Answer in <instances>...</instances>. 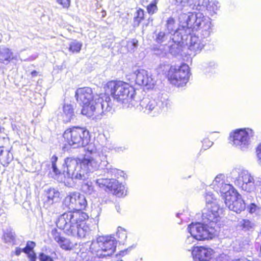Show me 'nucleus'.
<instances>
[{
	"label": "nucleus",
	"instance_id": "47",
	"mask_svg": "<svg viewBox=\"0 0 261 261\" xmlns=\"http://www.w3.org/2000/svg\"><path fill=\"white\" fill-rule=\"evenodd\" d=\"M241 225L245 228L249 229L251 227V222L248 220H242L241 221Z\"/></svg>",
	"mask_w": 261,
	"mask_h": 261
},
{
	"label": "nucleus",
	"instance_id": "18",
	"mask_svg": "<svg viewBox=\"0 0 261 261\" xmlns=\"http://www.w3.org/2000/svg\"><path fill=\"white\" fill-rule=\"evenodd\" d=\"M180 23H182V26L183 28H191L193 26L194 27H200L202 23L205 22L202 21L201 22L200 19H197L196 15L193 14H182L179 17Z\"/></svg>",
	"mask_w": 261,
	"mask_h": 261
},
{
	"label": "nucleus",
	"instance_id": "15",
	"mask_svg": "<svg viewBox=\"0 0 261 261\" xmlns=\"http://www.w3.org/2000/svg\"><path fill=\"white\" fill-rule=\"evenodd\" d=\"M232 194L224 199L226 205L228 208L237 213H240L245 209L246 205L241 198V196L237 190Z\"/></svg>",
	"mask_w": 261,
	"mask_h": 261
},
{
	"label": "nucleus",
	"instance_id": "4",
	"mask_svg": "<svg viewBox=\"0 0 261 261\" xmlns=\"http://www.w3.org/2000/svg\"><path fill=\"white\" fill-rule=\"evenodd\" d=\"M109 95L110 93L114 100L123 105L124 107H135L137 101L134 99L135 91L128 84L117 81L108 82L104 87Z\"/></svg>",
	"mask_w": 261,
	"mask_h": 261
},
{
	"label": "nucleus",
	"instance_id": "58",
	"mask_svg": "<svg viewBox=\"0 0 261 261\" xmlns=\"http://www.w3.org/2000/svg\"><path fill=\"white\" fill-rule=\"evenodd\" d=\"M117 261H122V260H117Z\"/></svg>",
	"mask_w": 261,
	"mask_h": 261
},
{
	"label": "nucleus",
	"instance_id": "27",
	"mask_svg": "<svg viewBox=\"0 0 261 261\" xmlns=\"http://www.w3.org/2000/svg\"><path fill=\"white\" fill-rule=\"evenodd\" d=\"M74 116L73 109L70 105H65L63 107V119L65 122L71 121Z\"/></svg>",
	"mask_w": 261,
	"mask_h": 261
},
{
	"label": "nucleus",
	"instance_id": "8",
	"mask_svg": "<svg viewBox=\"0 0 261 261\" xmlns=\"http://www.w3.org/2000/svg\"><path fill=\"white\" fill-rule=\"evenodd\" d=\"M65 142L73 148L84 147L89 141V132L85 128L73 127L63 134Z\"/></svg>",
	"mask_w": 261,
	"mask_h": 261
},
{
	"label": "nucleus",
	"instance_id": "43",
	"mask_svg": "<svg viewBox=\"0 0 261 261\" xmlns=\"http://www.w3.org/2000/svg\"><path fill=\"white\" fill-rule=\"evenodd\" d=\"M82 188L83 190L88 194H91L94 192L93 187L91 184H89L88 183L85 184L83 186Z\"/></svg>",
	"mask_w": 261,
	"mask_h": 261
},
{
	"label": "nucleus",
	"instance_id": "31",
	"mask_svg": "<svg viewBox=\"0 0 261 261\" xmlns=\"http://www.w3.org/2000/svg\"><path fill=\"white\" fill-rule=\"evenodd\" d=\"M106 178H99L96 180V184L100 188H106V190H110L112 184V179Z\"/></svg>",
	"mask_w": 261,
	"mask_h": 261
},
{
	"label": "nucleus",
	"instance_id": "41",
	"mask_svg": "<svg viewBox=\"0 0 261 261\" xmlns=\"http://www.w3.org/2000/svg\"><path fill=\"white\" fill-rule=\"evenodd\" d=\"M35 246V243L33 241H29L27 243L25 247L22 249V251L25 253L32 252L33 248Z\"/></svg>",
	"mask_w": 261,
	"mask_h": 261
},
{
	"label": "nucleus",
	"instance_id": "3",
	"mask_svg": "<svg viewBox=\"0 0 261 261\" xmlns=\"http://www.w3.org/2000/svg\"><path fill=\"white\" fill-rule=\"evenodd\" d=\"M88 218V216L85 213L69 211L58 217L56 225L68 235L84 238L91 231L89 226L85 222Z\"/></svg>",
	"mask_w": 261,
	"mask_h": 261
},
{
	"label": "nucleus",
	"instance_id": "14",
	"mask_svg": "<svg viewBox=\"0 0 261 261\" xmlns=\"http://www.w3.org/2000/svg\"><path fill=\"white\" fill-rule=\"evenodd\" d=\"M132 79L134 80L136 84L144 86L147 89L153 88L156 84V80L152 75L144 69H137L134 71Z\"/></svg>",
	"mask_w": 261,
	"mask_h": 261
},
{
	"label": "nucleus",
	"instance_id": "26",
	"mask_svg": "<svg viewBox=\"0 0 261 261\" xmlns=\"http://www.w3.org/2000/svg\"><path fill=\"white\" fill-rule=\"evenodd\" d=\"M158 106L160 108V112L163 109H168L171 106V102L167 94H162L158 99Z\"/></svg>",
	"mask_w": 261,
	"mask_h": 261
},
{
	"label": "nucleus",
	"instance_id": "53",
	"mask_svg": "<svg viewBox=\"0 0 261 261\" xmlns=\"http://www.w3.org/2000/svg\"><path fill=\"white\" fill-rule=\"evenodd\" d=\"M38 73L35 70L31 72L32 77H35L38 75Z\"/></svg>",
	"mask_w": 261,
	"mask_h": 261
},
{
	"label": "nucleus",
	"instance_id": "51",
	"mask_svg": "<svg viewBox=\"0 0 261 261\" xmlns=\"http://www.w3.org/2000/svg\"><path fill=\"white\" fill-rule=\"evenodd\" d=\"M257 208V206L254 204H251L250 205V207L249 208V212L250 213H253L255 212L256 211V209Z\"/></svg>",
	"mask_w": 261,
	"mask_h": 261
},
{
	"label": "nucleus",
	"instance_id": "20",
	"mask_svg": "<svg viewBox=\"0 0 261 261\" xmlns=\"http://www.w3.org/2000/svg\"><path fill=\"white\" fill-rule=\"evenodd\" d=\"M142 110L146 113L149 114L153 112V114L160 113L157 101L148 98H143L140 103Z\"/></svg>",
	"mask_w": 261,
	"mask_h": 261
},
{
	"label": "nucleus",
	"instance_id": "13",
	"mask_svg": "<svg viewBox=\"0 0 261 261\" xmlns=\"http://www.w3.org/2000/svg\"><path fill=\"white\" fill-rule=\"evenodd\" d=\"M225 178L224 174H219L216 176L210 186L214 191L220 193L223 199L230 194L234 195V192L236 190L232 185L225 182Z\"/></svg>",
	"mask_w": 261,
	"mask_h": 261
},
{
	"label": "nucleus",
	"instance_id": "19",
	"mask_svg": "<svg viewBox=\"0 0 261 261\" xmlns=\"http://www.w3.org/2000/svg\"><path fill=\"white\" fill-rule=\"evenodd\" d=\"M60 199V193L59 191L55 188H49L45 191L44 206L47 208L53 204L59 202Z\"/></svg>",
	"mask_w": 261,
	"mask_h": 261
},
{
	"label": "nucleus",
	"instance_id": "22",
	"mask_svg": "<svg viewBox=\"0 0 261 261\" xmlns=\"http://www.w3.org/2000/svg\"><path fill=\"white\" fill-rule=\"evenodd\" d=\"M183 8L188 10V8L200 10L204 5L205 0H175Z\"/></svg>",
	"mask_w": 261,
	"mask_h": 261
},
{
	"label": "nucleus",
	"instance_id": "42",
	"mask_svg": "<svg viewBox=\"0 0 261 261\" xmlns=\"http://www.w3.org/2000/svg\"><path fill=\"white\" fill-rule=\"evenodd\" d=\"M167 38V36L163 32H160L156 35V41L159 43H162Z\"/></svg>",
	"mask_w": 261,
	"mask_h": 261
},
{
	"label": "nucleus",
	"instance_id": "29",
	"mask_svg": "<svg viewBox=\"0 0 261 261\" xmlns=\"http://www.w3.org/2000/svg\"><path fill=\"white\" fill-rule=\"evenodd\" d=\"M123 174V171L113 168L111 166L107 167L105 171V176L109 178L112 177L113 176L118 177L119 176H122Z\"/></svg>",
	"mask_w": 261,
	"mask_h": 261
},
{
	"label": "nucleus",
	"instance_id": "32",
	"mask_svg": "<svg viewBox=\"0 0 261 261\" xmlns=\"http://www.w3.org/2000/svg\"><path fill=\"white\" fill-rule=\"evenodd\" d=\"M0 160L5 164H8L13 160L12 154L8 150L4 151L0 147Z\"/></svg>",
	"mask_w": 261,
	"mask_h": 261
},
{
	"label": "nucleus",
	"instance_id": "24",
	"mask_svg": "<svg viewBox=\"0 0 261 261\" xmlns=\"http://www.w3.org/2000/svg\"><path fill=\"white\" fill-rule=\"evenodd\" d=\"M110 190L113 194L118 197H123L126 195L127 188L116 179L112 180V184Z\"/></svg>",
	"mask_w": 261,
	"mask_h": 261
},
{
	"label": "nucleus",
	"instance_id": "9",
	"mask_svg": "<svg viewBox=\"0 0 261 261\" xmlns=\"http://www.w3.org/2000/svg\"><path fill=\"white\" fill-rule=\"evenodd\" d=\"M254 136V131L249 127L236 129L230 132L229 140L230 144L234 147L246 150L251 144Z\"/></svg>",
	"mask_w": 261,
	"mask_h": 261
},
{
	"label": "nucleus",
	"instance_id": "10",
	"mask_svg": "<svg viewBox=\"0 0 261 261\" xmlns=\"http://www.w3.org/2000/svg\"><path fill=\"white\" fill-rule=\"evenodd\" d=\"M188 231L196 240L202 241L212 239L215 235L216 229L203 222H196L190 224Z\"/></svg>",
	"mask_w": 261,
	"mask_h": 261
},
{
	"label": "nucleus",
	"instance_id": "21",
	"mask_svg": "<svg viewBox=\"0 0 261 261\" xmlns=\"http://www.w3.org/2000/svg\"><path fill=\"white\" fill-rule=\"evenodd\" d=\"M51 235L55 241L58 243L60 247L63 249L69 250L73 248V244L68 239L62 237L56 229L52 230Z\"/></svg>",
	"mask_w": 261,
	"mask_h": 261
},
{
	"label": "nucleus",
	"instance_id": "12",
	"mask_svg": "<svg viewBox=\"0 0 261 261\" xmlns=\"http://www.w3.org/2000/svg\"><path fill=\"white\" fill-rule=\"evenodd\" d=\"M63 206L71 212H81L85 210L87 202L84 195L78 192H70L63 201Z\"/></svg>",
	"mask_w": 261,
	"mask_h": 261
},
{
	"label": "nucleus",
	"instance_id": "1",
	"mask_svg": "<svg viewBox=\"0 0 261 261\" xmlns=\"http://www.w3.org/2000/svg\"><path fill=\"white\" fill-rule=\"evenodd\" d=\"M85 146H87L86 150L92 156L86 154L82 160L69 157L64 160V166L66 168L64 171L72 180H85L88 173L97 169L100 164L107 165V155L103 153L102 150L99 152L100 148L94 142H88Z\"/></svg>",
	"mask_w": 261,
	"mask_h": 261
},
{
	"label": "nucleus",
	"instance_id": "36",
	"mask_svg": "<svg viewBox=\"0 0 261 261\" xmlns=\"http://www.w3.org/2000/svg\"><path fill=\"white\" fill-rule=\"evenodd\" d=\"M117 236L119 239V242L124 243L127 238L126 230L121 227H118L117 228Z\"/></svg>",
	"mask_w": 261,
	"mask_h": 261
},
{
	"label": "nucleus",
	"instance_id": "55",
	"mask_svg": "<svg viewBox=\"0 0 261 261\" xmlns=\"http://www.w3.org/2000/svg\"><path fill=\"white\" fill-rule=\"evenodd\" d=\"M232 261H250V260H248L247 258H240V259H234V260H233Z\"/></svg>",
	"mask_w": 261,
	"mask_h": 261
},
{
	"label": "nucleus",
	"instance_id": "7",
	"mask_svg": "<svg viewBox=\"0 0 261 261\" xmlns=\"http://www.w3.org/2000/svg\"><path fill=\"white\" fill-rule=\"evenodd\" d=\"M160 69L165 73L168 71V80L171 84L176 86H184L189 80L190 68L186 64L172 66H170L168 64H163L160 66Z\"/></svg>",
	"mask_w": 261,
	"mask_h": 261
},
{
	"label": "nucleus",
	"instance_id": "35",
	"mask_svg": "<svg viewBox=\"0 0 261 261\" xmlns=\"http://www.w3.org/2000/svg\"><path fill=\"white\" fill-rule=\"evenodd\" d=\"M205 198L206 201V206L207 207V205H209L210 206H213L214 204L216 205H218L216 199L214 196L213 193L211 192H208L205 193Z\"/></svg>",
	"mask_w": 261,
	"mask_h": 261
},
{
	"label": "nucleus",
	"instance_id": "11",
	"mask_svg": "<svg viewBox=\"0 0 261 261\" xmlns=\"http://www.w3.org/2000/svg\"><path fill=\"white\" fill-rule=\"evenodd\" d=\"M221 213L222 210L220 208L219 205L214 204L212 207L208 205L202 211V222L210 226H213L214 228H219L221 225Z\"/></svg>",
	"mask_w": 261,
	"mask_h": 261
},
{
	"label": "nucleus",
	"instance_id": "56",
	"mask_svg": "<svg viewBox=\"0 0 261 261\" xmlns=\"http://www.w3.org/2000/svg\"><path fill=\"white\" fill-rule=\"evenodd\" d=\"M116 210H117V212H119V210H120V207H119V206H117V205H116Z\"/></svg>",
	"mask_w": 261,
	"mask_h": 261
},
{
	"label": "nucleus",
	"instance_id": "45",
	"mask_svg": "<svg viewBox=\"0 0 261 261\" xmlns=\"http://www.w3.org/2000/svg\"><path fill=\"white\" fill-rule=\"evenodd\" d=\"M202 143H203L202 146L204 149H206L208 148L209 147L212 146L213 144V143L212 141H211L210 140H208V139H204L203 140Z\"/></svg>",
	"mask_w": 261,
	"mask_h": 261
},
{
	"label": "nucleus",
	"instance_id": "34",
	"mask_svg": "<svg viewBox=\"0 0 261 261\" xmlns=\"http://www.w3.org/2000/svg\"><path fill=\"white\" fill-rule=\"evenodd\" d=\"M166 26L170 33L174 32L173 35L174 36L176 35L177 36L178 35L179 32L176 31V29L175 27V21L173 18L170 17L167 20Z\"/></svg>",
	"mask_w": 261,
	"mask_h": 261
},
{
	"label": "nucleus",
	"instance_id": "39",
	"mask_svg": "<svg viewBox=\"0 0 261 261\" xmlns=\"http://www.w3.org/2000/svg\"><path fill=\"white\" fill-rule=\"evenodd\" d=\"M159 0H153V1L147 6V10L148 13L152 15L155 13L158 10L156 4Z\"/></svg>",
	"mask_w": 261,
	"mask_h": 261
},
{
	"label": "nucleus",
	"instance_id": "49",
	"mask_svg": "<svg viewBox=\"0 0 261 261\" xmlns=\"http://www.w3.org/2000/svg\"><path fill=\"white\" fill-rule=\"evenodd\" d=\"M30 260V261H36V256L34 251L30 252L27 253Z\"/></svg>",
	"mask_w": 261,
	"mask_h": 261
},
{
	"label": "nucleus",
	"instance_id": "16",
	"mask_svg": "<svg viewBox=\"0 0 261 261\" xmlns=\"http://www.w3.org/2000/svg\"><path fill=\"white\" fill-rule=\"evenodd\" d=\"M213 253V250L203 246L195 247L192 251V255L195 261H209Z\"/></svg>",
	"mask_w": 261,
	"mask_h": 261
},
{
	"label": "nucleus",
	"instance_id": "30",
	"mask_svg": "<svg viewBox=\"0 0 261 261\" xmlns=\"http://www.w3.org/2000/svg\"><path fill=\"white\" fill-rule=\"evenodd\" d=\"M220 3L217 0L209 2L206 9L212 15L216 14L220 8Z\"/></svg>",
	"mask_w": 261,
	"mask_h": 261
},
{
	"label": "nucleus",
	"instance_id": "5",
	"mask_svg": "<svg viewBox=\"0 0 261 261\" xmlns=\"http://www.w3.org/2000/svg\"><path fill=\"white\" fill-rule=\"evenodd\" d=\"M116 241L112 236H99L96 240H93L89 247L88 252H84V248L80 249V256L85 261L89 260V253L102 258L112 255L115 250Z\"/></svg>",
	"mask_w": 261,
	"mask_h": 261
},
{
	"label": "nucleus",
	"instance_id": "57",
	"mask_svg": "<svg viewBox=\"0 0 261 261\" xmlns=\"http://www.w3.org/2000/svg\"><path fill=\"white\" fill-rule=\"evenodd\" d=\"M126 251H122V253H124V252H126Z\"/></svg>",
	"mask_w": 261,
	"mask_h": 261
},
{
	"label": "nucleus",
	"instance_id": "23",
	"mask_svg": "<svg viewBox=\"0 0 261 261\" xmlns=\"http://www.w3.org/2000/svg\"><path fill=\"white\" fill-rule=\"evenodd\" d=\"M58 158L56 155H53L51 158V168L53 169V171L54 173V175L53 177V178L58 180L60 182H63L65 184L66 183H68V179L71 178L69 177L67 174V177H66L65 176L63 175L62 174L60 173V172L56 166V162Z\"/></svg>",
	"mask_w": 261,
	"mask_h": 261
},
{
	"label": "nucleus",
	"instance_id": "54",
	"mask_svg": "<svg viewBox=\"0 0 261 261\" xmlns=\"http://www.w3.org/2000/svg\"><path fill=\"white\" fill-rule=\"evenodd\" d=\"M137 43H138V41L136 40H133L132 41V45L134 46V47H136L137 45Z\"/></svg>",
	"mask_w": 261,
	"mask_h": 261
},
{
	"label": "nucleus",
	"instance_id": "6",
	"mask_svg": "<svg viewBox=\"0 0 261 261\" xmlns=\"http://www.w3.org/2000/svg\"><path fill=\"white\" fill-rule=\"evenodd\" d=\"M230 176L235 186L247 193L255 192L258 187L260 175L255 176L249 170L241 167L233 168Z\"/></svg>",
	"mask_w": 261,
	"mask_h": 261
},
{
	"label": "nucleus",
	"instance_id": "33",
	"mask_svg": "<svg viewBox=\"0 0 261 261\" xmlns=\"http://www.w3.org/2000/svg\"><path fill=\"white\" fill-rule=\"evenodd\" d=\"M82 45V42L73 40L70 43L68 50L72 53H78L80 51Z\"/></svg>",
	"mask_w": 261,
	"mask_h": 261
},
{
	"label": "nucleus",
	"instance_id": "52",
	"mask_svg": "<svg viewBox=\"0 0 261 261\" xmlns=\"http://www.w3.org/2000/svg\"><path fill=\"white\" fill-rule=\"evenodd\" d=\"M21 252H23L22 249L21 250L20 248L17 247L16 248L15 253L17 256H19Z\"/></svg>",
	"mask_w": 261,
	"mask_h": 261
},
{
	"label": "nucleus",
	"instance_id": "44",
	"mask_svg": "<svg viewBox=\"0 0 261 261\" xmlns=\"http://www.w3.org/2000/svg\"><path fill=\"white\" fill-rule=\"evenodd\" d=\"M39 259L40 261H54L50 256L44 253H40L39 254Z\"/></svg>",
	"mask_w": 261,
	"mask_h": 261
},
{
	"label": "nucleus",
	"instance_id": "48",
	"mask_svg": "<svg viewBox=\"0 0 261 261\" xmlns=\"http://www.w3.org/2000/svg\"><path fill=\"white\" fill-rule=\"evenodd\" d=\"M256 151L258 163L261 166V144L258 146Z\"/></svg>",
	"mask_w": 261,
	"mask_h": 261
},
{
	"label": "nucleus",
	"instance_id": "50",
	"mask_svg": "<svg viewBox=\"0 0 261 261\" xmlns=\"http://www.w3.org/2000/svg\"><path fill=\"white\" fill-rule=\"evenodd\" d=\"M196 240L195 238L191 235V236H188L186 240V242L187 244H190L194 242V240Z\"/></svg>",
	"mask_w": 261,
	"mask_h": 261
},
{
	"label": "nucleus",
	"instance_id": "38",
	"mask_svg": "<svg viewBox=\"0 0 261 261\" xmlns=\"http://www.w3.org/2000/svg\"><path fill=\"white\" fill-rule=\"evenodd\" d=\"M211 33V27L210 23L207 22L206 24L205 25L204 29H203L201 31L200 36H199L200 38L202 37V39L204 40H206V38L209 37Z\"/></svg>",
	"mask_w": 261,
	"mask_h": 261
},
{
	"label": "nucleus",
	"instance_id": "46",
	"mask_svg": "<svg viewBox=\"0 0 261 261\" xmlns=\"http://www.w3.org/2000/svg\"><path fill=\"white\" fill-rule=\"evenodd\" d=\"M57 1L63 8H68L70 5V0H57Z\"/></svg>",
	"mask_w": 261,
	"mask_h": 261
},
{
	"label": "nucleus",
	"instance_id": "2",
	"mask_svg": "<svg viewBox=\"0 0 261 261\" xmlns=\"http://www.w3.org/2000/svg\"><path fill=\"white\" fill-rule=\"evenodd\" d=\"M77 101L83 107V115L93 119H99L112 110L113 103L109 95L101 93L95 96L89 87L79 88L75 92Z\"/></svg>",
	"mask_w": 261,
	"mask_h": 261
},
{
	"label": "nucleus",
	"instance_id": "17",
	"mask_svg": "<svg viewBox=\"0 0 261 261\" xmlns=\"http://www.w3.org/2000/svg\"><path fill=\"white\" fill-rule=\"evenodd\" d=\"M206 42L207 40H204L202 37L200 38L198 35H192L189 43L188 48L194 55H195L203 49Z\"/></svg>",
	"mask_w": 261,
	"mask_h": 261
},
{
	"label": "nucleus",
	"instance_id": "37",
	"mask_svg": "<svg viewBox=\"0 0 261 261\" xmlns=\"http://www.w3.org/2000/svg\"><path fill=\"white\" fill-rule=\"evenodd\" d=\"M144 12L141 9H139L134 17V25L138 26L140 22L144 19Z\"/></svg>",
	"mask_w": 261,
	"mask_h": 261
},
{
	"label": "nucleus",
	"instance_id": "40",
	"mask_svg": "<svg viewBox=\"0 0 261 261\" xmlns=\"http://www.w3.org/2000/svg\"><path fill=\"white\" fill-rule=\"evenodd\" d=\"M4 241L7 243L13 244L15 237L12 232H5L3 236Z\"/></svg>",
	"mask_w": 261,
	"mask_h": 261
},
{
	"label": "nucleus",
	"instance_id": "28",
	"mask_svg": "<svg viewBox=\"0 0 261 261\" xmlns=\"http://www.w3.org/2000/svg\"><path fill=\"white\" fill-rule=\"evenodd\" d=\"M12 56L13 53L9 48L5 47H0V61L2 62L4 61L9 62L11 59H13Z\"/></svg>",
	"mask_w": 261,
	"mask_h": 261
},
{
	"label": "nucleus",
	"instance_id": "25",
	"mask_svg": "<svg viewBox=\"0 0 261 261\" xmlns=\"http://www.w3.org/2000/svg\"><path fill=\"white\" fill-rule=\"evenodd\" d=\"M169 52L172 55L176 56L179 55L181 51V46L180 45V41L175 40L174 38H172L168 45Z\"/></svg>",
	"mask_w": 261,
	"mask_h": 261
}]
</instances>
